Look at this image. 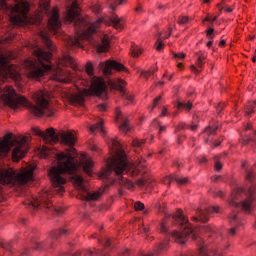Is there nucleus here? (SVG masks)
<instances>
[{"instance_id":"f257e3e1","label":"nucleus","mask_w":256,"mask_h":256,"mask_svg":"<svg viewBox=\"0 0 256 256\" xmlns=\"http://www.w3.org/2000/svg\"><path fill=\"white\" fill-rule=\"evenodd\" d=\"M62 145H67L70 147L66 152L58 153L57 150L51 149L48 147H43L41 150V157L43 159H54L57 161V166H53L49 170V177L53 187V193L58 195H63L65 193V183L67 179L63 175H71L70 179L81 195L83 201H97L101 197L100 192H90L85 186L83 177L78 173L79 171V162L75 160L77 157L75 148V142L77 137L71 132H63L60 136Z\"/></svg>"},{"instance_id":"f03ea898","label":"nucleus","mask_w":256,"mask_h":256,"mask_svg":"<svg viewBox=\"0 0 256 256\" xmlns=\"http://www.w3.org/2000/svg\"><path fill=\"white\" fill-rule=\"evenodd\" d=\"M81 8H79V2L73 0L71 6L66 10L65 23H74L76 35L68 37V47H81L82 39H91V35L97 33L99 25L105 23V25H113L115 29H123V22L119 16L113 14L108 18H99L96 22L90 23L81 17Z\"/></svg>"},{"instance_id":"7ed1b4c3","label":"nucleus","mask_w":256,"mask_h":256,"mask_svg":"<svg viewBox=\"0 0 256 256\" xmlns=\"http://www.w3.org/2000/svg\"><path fill=\"white\" fill-rule=\"evenodd\" d=\"M0 97L3 99L5 105L10 109H19V105L27 107L28 111L35 115V117H53V107L49 103L48 91H37L32 95L35 104L29 102L27 98L17 94L15 89L11 86L0 88Z\"/></svg>"},{"instance_id":"20e7f679","label":"nucleus","mask_w":256,"mask_h":256,"mask_svg":"<svg viewBox=\"0 0 256 256\" xmlns=\"http://www.w3.org/2000/svg\"><path fill=\"white\" fill-rule=\"evenodd\" d=\"M141 169H145V160L140 159L137 164H132L127 160V154L118 144L115 151V155L106 161V171L102 174L104 179H111V173L116 175L115 179L111 180V185L113 183H119L121 187H126V189H133L135 185L133 182L129 181L127 178L123 177L125 173H129L132 177H135L141 173Z\"/></svg>"},{"instance_id":"39448f33","label":"nucleus","mask_w":256,"mask_h":256,"mask_svg":"<svg viewBox=\"0 0 256 256\" xmlns=\"http://www.w3.org/2000/svg\"><path fill=\"white\" fill-rule=\"evenodd\" d=\"M33 58L24 62V67L28 71V77L31 79H40L47 71H51V52L37 47L33 50Z\"/></svg>"},{"instance_id":"423d86ee","label":"nucleus","mask_w":256,"mask_h":256,"mask_svg":"<svg viewBox=\"0 0 256 256\" xmlns=\"http://www.w3.org/2000/svg\"><path fill=\"white\" fill-rule=\"evenodd\" d=\"M86 73L89 77H92L88 82L89 89H83L80 93L70 96L72 103H77V105H83V103H85V97H91L93 95L100 97L101 99H105L107 97L105 82L94 76L93 64L88 63L86 65Z\"/></svg>"},{"instance_id":"0eeeda50","label":"nucleus","mask_w":256,"mask_h":256,"mask_svg":"<svg viewBox=\"0 0 256 256\" xmlns=\"http://www.w3.org/2000/svg\"><path fill=\"white\" fill-rule=\"evenodd\" d=\"M246 179L251 185L248 187L246 192L243 188H237L231 195L229 205L230 207H233V209H242L245 213H251V211H253V206L255 205V196L253 195L255 193L256 186L255 175L253 172L246 170ZM242 193H246L247 199L242 203H239L237 200L239 199V195Z\"/></svg>"},{"instance_id":"6e6552de","label":"nucleus","mask_w":256,"mask_h":256,"mask_svg":"<svg viewBox=\"0 0 256 256\" xmlns=\"http://www.w3.org/2000/svg\"><path fill=\"white\" fill-rule=\"evenodd\" d=\"M28 141L29 137L27 136L18 137L14 140L11 139V136H5L3 140H0V157H7L11 148H13L12 160L15 162L21 161L29 151Z\"/></svg>"},{"instance_id":"1a4fd4ad","label":"nucleus","mask_w":256,"mask_h":256,"mask_svg":"<svg viewBox=\"0 0 256 256\" xmlns=\"http://www.w3.org/2000/svg\"><path fill=\"white\" fill-rule=\"evenodd\" d=\"M172 223L179 225L181 227L182 232L173 231L171 235L176 239V243H180V245H185L187 242V237H192V239H197L195 235V230L191 227L189 223V219L183 216V211L178 210V212L172 216Z\"/></svg>"},{"instance_id":"9d476101","label":"nucleus","mask_w":256,"mask_h":256,"mask_svg":"<svg viewBox=\"0 0 256 256\" xmlns=\"http://www.w3.org/2000/svg\"><path fill=\"white\" fill-rule=\"evenodd\" d=\"M15 5L9 6L5 0L2 3L4 9H9L11 13L10 21L16 27H21V25H27V13H29V2L26 0H14Z\"/></svg>"},{"instance_id":"9b49d317","label":"nucleus","mask_w":256,"mask_h":256,"mask_svg":"<svg viewBox=\"0 0 256 256\" xmlns=\"http://www.w3.org/2000/svg\"><path fill=\"white\" fill-rule=\"evenodd\" d=\"M38 7L42 13L48 15V30L55 35L61 29V19L59 18V9L49 10L50 0H37Z\"/></svg>"},{"instance_id":"f8f14e48","label":"nucleus","mask_w":256,"mask_h":256,"mask_svg":"<svg viewBox=\"0 0 256 256\" xmlns=\"http://www.w3.org/2000/svg\"><path fill=\"white\" fill-rule=\"evenodd\" d=\"M53 196L52 192L45 191L41 194L40 198H31L25 202V205H28L30 209H45V211H57V208L51 203V197Z\"/></svg>"},{"instance_id":"ddd939ff","label":"nucleus","mask_w":256,"mask_h":256,"mask_svg":"<svg viewBox=\"0 0 256 256\" xmlns=\"http://www.w3.org/2000/svg\"><path fill=\"white\" fill-rule=\"evenodd\" d=\"M0 77L2 79H13V81H21V74L19 68L10 64L7 57L0 55Z\"/></svg>"},{"instance_id":"4468645a","label":"nucleus","mask_w":256,"mask_h":256,"mask_svg":"<svg viewBox=\"0 0 256 256\" xmlns=\"http://www.w3.org/2000/svg\"><path fill=\"white\" fill-rule=\"evenodd\" d=\"M32 133L36 135L37 137L43 138V141L45 143H49L50 145H53V143H58L59 136L55 133V129L48 128L45 132H43L39 128H32Z\"/></svg>"},{"instance_id":"2eb2a0df","label":"nucleus","mask_w":256,"mask_h":256,"mask_svg":"<svg viewBox=\"0 0 256 256\" xmlns=\"http://www.w3.org/2000/svg\"><path fill=\"white\" fill-rule=\"evenodd\" d=\"M99 67L106 76L111 75V71H113V69L114 71H125L126 69L123 64L113 60H108L106 63L100 62Z\"/></svg>"},{"instance_id":"dca6fc26","label":"nucleus","mask_w":256,"mask_h":256,"mask_svg":"<svg viewBox=\"0 0 256 256\" xmlns=\"http://www.w3.org/2000/svg\"><path fill=\"white\" fill-rule=\"evenodd\" d=\"M211 213H219V206H211L206 208L205 210L198 209V216L192 217V221H200L201 223H207V221H209V215H211Z\"/></svg>"},{"instance_id":"f3484780","label":"nucleus","mask_w":256,"mask_h":256,"mask_svg":"<svg viewBox=\"0 0 256 256\" xmlns=\"http://www.w3.org/2000/svg\"><path fill=\"white\" fill-rule=\"evenodd\" d=\"M125 85H127V82H125L123 79H117L115 82H112V87L120 92L123 99H126V101H129L130 103H133L134 96L127 93V90H125L124 88Z\"/></svg>"},{"instance_id":"a211bd4d","label":"nucleus","mask_w":256,"mask_h":256,"mask_svg":"<svg viewBox=\"0 0 256 256\" xmlns=\"http://www.w3.org/2000/svg\"><path fill=\"white\" fill-rule=\"evenodd\" d=\"M195 65H191L190 69L195 73L196 75H199L201 71H203V67L205 65V59H207V54L205 52H196L195 53Z\"/></svg>"},{"instance_id":"6ab92c4d","label":"nucleus","mask_w":256,"mask_h":256,"mask_svg":"<svg viewBox=\"0 0 256 256\" xmlns=\"http://www.w3.org/2000/svg\"><path fill=\"white\" fill-rule=\"evenodd\" d=\"M52 79L53 81H58V83H70L71 73L58 67V69L54 71Z\"/></svg>"},{"instance_id":"aec40b11","label":"nucleus","mask_w":256,"mask_h":256,"mask_svg":"<svg viewBox=\"0 0 256 256\" xmlns=\"http://www.w3.org/2000/svg\"><path fill=\"white\" fill-rule=\"evenodd\" d=\"M229 221L230 224L234 226V228L228 230V235L230 237H234L235 233H237V227H241V225H243L241 218L237 216V210L232 211V213L229 216Z\"/></svg>"},{"instance_id":"412c9836","label":"nucleus","mask_w":256,"mask_h":256,"mask_svg":"<svg viewBox=\"0 0 256 256\" xmlns=\"http://www.w3.org/2000/svg\"><path fill=\"white\" fill-rule=\"evenodd\" d=\"M38 36L42 39L45 47L48 51H55V44L49 39V32L47 29H40L38 32Z\"/></svg>"},{"instance_id":"4be33fe9","label":"nucleus","mask_w":256,"mask_h":256,"mask_svg":"<svg viewBox=\"0 0 256 256\" xmlns=\"http://www.w3.org/2000/svg\"><path fill=\"white\" fill-rule=\"evenodd\" d=\"M173 181H176V183L178 185H187V183H189V180L185 177H179L177 175H171V176H167L166 178H164L163 184L164 185H171V183H173Z\"/></svg>"},{"instance_id":"5701e85b","label":"nucleus","mask_w":256,"mask_h":256,"mask_svg":"<svg viewBox=\"0 0 256 256\" xmlns=\"http://www.w3.org/2000/svg\"><path fill=\"white\" fill-rule=\"evenodd\" d=\"M58 65L59 67H72V69L77 67L75 60H73V57L69 56V54H64L61 58H59Z\"/></svg>"},{"instance_id":"b1692460","label":"nucleus","mask_w":256,"mask_h":256,"mask_svg":"<svg viewBox=\"0 0 256 256\" xmlns=\"http://www.w3.org/2000/svg\"><path fill=\"white\" fill-rule=\"evenodd\" d=\"M110 43H109V36L104 35L101 38V43L96 44L97 53H107L109 51Z\"/></svg>"},{"instance_id":"393cba45","label":"nucleus","mask_w":256,"mask_h":256,"mask_svg":"<svg viewBox=\"0 0 256 256\" xmlns=\"http://www.w3.org/2000/svg\"><path fill=\"white\" fill-rule=\"evenodd\" d=\"M169 249V240H164L160 242L158 245H156L154 249V253L144 254L142 256H155L159 255V253L163 251H167Z\"/></svg>"},{"instance_id":"a878e982","label":"nucleus","mask_w":256,"mask_h":256,"mask_svg":"<svg viewBox=\"0 0 256 256\" xmlns=\"http://www.w3.org/2000/svg\"><path fill=\"white\" fill-rule=\"evenodd\" d=\"M81 166L86 175H91L93 171V161L91 159H87V156H82Z\"/></svg>"},{"instance_id":"bb28decb","label":"nucleus","mask_w":256,"mask_h":256,"mask_svg":"<svg viewBox=\"0 0 256 256\" xmlns=\"http://www.w3.org/2000/svg\"><path fill=\"white\" fill-rule=\"evenodd\" d=\"M117 119H120V121L122 122V124L119 126L120 131H122L123 133H129V131H131L129 120L123 117V115L119 111L117 112Z\"/></svg>"},{"instance_id":"cd10ccee","label":"nucleus","mask_w":256,"mask_h":256,"mask_svg":"<svg viewBox=\"0 0 256 256\" xmlns=\"http://www.w3.org/2000/svg\"><path fill=\"white\" fill-rule=\"evenodd\" d=\"M90 133H95V131H100V133L105 134V129L103 128V120H100L98 123L89 126Z\"/></svg>"},{"instance_id":"c85d7f7f","label":"nucleus","mask_w":256,"mask_h":256,"mask_svg":"<svg viewBox=\"0 0 256 256\" xmlns=\"http://www.w3.org/2000/svg\"><path fill=\"white\" fill-rule=\"evenodd\" d=\"M165 219L163 222L160 223V233H169V230L167 229V222L166 219H171V214H167L164 212Z\"/></svg>"},{"instance_id":"c756f323","label":"nucleus","mask_w":256,"mask_h":256,"mask_svg":"<svg viewBox=\"0 0 256 256\" xmlns=\"http://www.w3.org/2000/svg\"><path fill=\"white\" fill-rule=\"evenodd\" d=\"M193 108V104L191 102H177V109H185V111H189Z\"/></svg>"},{"instance_id":"7c9ffc66","label":"nucleus","mask_w":256,"mask_h":256,"mask_svg":"<svg viewBox=\"0 0 256 256\" xmlns=\"http://www.w3.org/2000/svg\"><path fill=\"white\" fill-rule=\"evenodd\" d=\"M107 3L109 4L111 11H115L117 5H123V0H107Z\"/></svg>"},{"instance_id":"2f4dec72","label":"nucleus","mask_w":256,"mask_h":256,"mask_svg":"<svg viewBox=\"0 0 256 256\" xmlns=\"http://www.w3.org/2000/svg\"><path fill=\"white\" fill-rule=\"evenodd\" d=\"M61 235H67V229L56 230L52 234V239H59Z\"/></svg>"},{"instance_id":"473e14b6","label":"nucleus","mask_w":256,"mask_h":256,"mask_svg":"<svg viewBox=\"0 0 256 256\" xmlns=\"http://www.w3.org/2000/svg\"><path fill=\"white\" fill-rule=\"evenodd\" d=\"M201 233H209V234H213L216 233V229L211 227V226H202L200 228Z\"/></svg>"},{"instance_id":"72a5a7b5","label":"nucleus","mask_w":256,"mask_h":256,"mask_svg":"<svg viewBox=\"0 0 256 256\" xmlns=\"http://www.w3.org/2000/svg\"><path fill=\"white\" fill-rule=\"evenodd\" d=\"M155 47L157 51H162L163 47H165V44H163V41L161 40V33L158 34V39L155 43Z\"/></svg>"},{"instance_id":"f704fd0d","label":"nucleus","mask_w":256,"mask_h":256,"mask_svg":"<svg viewBox=\"0 0 256 256\" xmlns=\"http://www.w3.org/2000/svg\"><path fill=\"white\" fill-rule=\"evenodd\" d=\"M206 37L207 39H209L210 41H213V39H215V29L213 28H208L206 31Z\"/></svg>"},{"instance_id":"c9c22d12","label":"nucleus","mask_w":256,"mask_h":256,"mask_svg":"<svg viewBox=\"0 0 256 256\" xmlns=\"http://www.w3.org/2000/svg\"><path fill=\"white\" fill-rule=\"evenodd\" d=\"M132 145L136 149H141V147H143V145H145V140L134 139L132 141Z\"/></svg>"},{"instance_id":"e433bc0d","label":"nucleus","mask_w":256,"mask_h":256,"mask_svg":"<svg viewBox=\"0 0 256 256\" xmlns=\"http://www.w3.org/2000/svg\"><path fill=\"white\" fill-rule=\"evenodd\" d=\"M219 129V127H208L204 130V133H206V135H208L209 137H211V135H215V133H217V130Z\"/></svg>"},{"instance_id":"4c0bfd02","label":"nucleus","mask_w":256,"mask_h":256,"mask_svg":"<svg viewBox=\"0 0 256 256\" xmlns=\"http://www.w3.org/2000/svg\"><path fill=\"white\" fill-rule=\"evenodd\" d=\"M141 53H142V50H141L139 47H137V46H132L131 55H132L133 57H138L139 55H141Z\"/></svg>"},{"instance_id":"58836bf2","label":"nucleus","mask_w":256,"mask_h":256,"mask_svg":"<svg viewBox=\"0 0 256 256\" xmlns=\"http://www.w3.org/2000/svg\"><path fill=\"white\" fill-rule=\"evenodd\" d=\"M173 57L174 59H176V61H181V59H184L185 57H187V54L183 52L173 53Z\"/></svg>"},{"instance_id":"ea45409f","label":"nucleus","mask_w":256,"mask_h":256,"mask_svg":"<svg viewBox=\"0 0 256 256\" xmlns=\"http://www.w3.org/2000/svg\"><path fill=\"white\" fill-rule=\"evenodd\" d=\"M177 23H178L179 25H185V24L189 23V17H187V16H180V17L178 18Z\"/></svg>"},{"instance_id":"a19ab883","label":"nucleus","mask_w":256,"mask_h":256,"mask_svg":"<svg viewBox=\"0 0 256 256\" xmlns=\"http://www.w3.org/2000/svg\"><path fill=\"white\" fill-rule=\"evenodd\" d=\"M135 211H143L145 209V204L141 203L140 201L134 203Z\"/></svg>"},{"instance_id":"79ce46f5","label":"nucleus","mask_w":256,"mask_h":256,"mask_svg":"<svg viewBox=\"0 0 256 256\" xmlns=\"http://www.w3.org/2000/svg\"><path fill=\"white\" fill-rule=\"evenodd\" d=\"M43 247H44L43 242H35L33 245V249H35L36 251H41Z\"/></svg>"},{"instance_id":"37998d69","label":"nucleus","mask_w":256,"mask_h":256,"mask_svg":"<svg viewBox=\"0 0 256 256\" xmlns=\"http://www.w3.org/2000/svg\"><path fill=\"white\" fill-rule=\"evenodd\" d=\"M214 167H215L216 171H221V169H223V165L221 164V162H219L217 157H215V166Z\"/></svg>"},{"instance_id":"c03bdc74","label":"nucleus","mask_w":256,"mask_h":256,"mask_svg":"<svg viewBox=\"0 0 256 256\" xmlns=\"http://www.w3.org/2000/svg\"><path fill=\"white\" fill-rule=\"evenodd\" d=\"M253 113H255L254 106L253 105L248 106L246 108V115L251 116L253 115Z\"/></svg>"},{"instance_id":"a18cd8bd","label":"nucleus","mask_w":256,"mask_h":256,"mask_svg":"<svg viewBox=\"0 0 256 256\" xmlns=\"http://www.w3.org/2000/svg\"><path fill=\"white\" fill-rule=\"evenodd\" d=\"M157 127H158V130H159V135H161V133H165V131H167V127L161 125V123H157Z\"/></svg>"},{"instance_id":"49530a36","label":"nucleus","mask_w":256,"mask_h":256,"mask_svg":"<svg viewBox=\"0 0 256 256\" xmlns=\"http://www.w3.org/2000/svg\"><path fill=\"white\" fill-rule=\"evenodd\" d=\"M137 185H138L139 187H144V185H147V179H145V178L139 179V180L137 181Z\"/></svg>"},{"instance_id":"de8ad7c7","label":"nucleus","mask_w":256,"mask_h":256,"mask_svg":"<svg viewBox=\"0 0 256 256\" xmlns=\"http://www.w3.org/2000/svg\"><path fill=\"white\" fill-rule=\"evenodd\" d=\"M151 71H142L141 72V77H144V79H149L151 77Z\"/></svg>"},{"instance_id":"09e8293b","label":"nucleus","mask_w":256,"mask_h":256,"mask_svg":"<svg viewBox=\"0 0 256 256\" xmlns=\"http://www.w3.org/2000/svg\"><path fill=\"white\" fill-rule=\"evenodd\" d=\"M223 109H225V104H223V103H220L216 106V111H217L218 115H219V113H221V111H223Z\"/></svg>"},{"instance_id":"8fccbe9b","label":"nucleus","mask_w":256,"mask_h":256,"mask_svg":"<svg viewBox=\"0 0 256 256\" xmlns=\"http://www.w3.org/2000/svg\"><path fill=\"white\" fill-rule=\"evenodd\" d=\"M160 99H161V96H158V97H156V98L154 99V101H153V106H152V109H151L152 111H153V109H154L155 107H157V105H158Z\"/></svg>"},{"instance_id":"3c124183","label":"nucleus","mask_w":256,"mask_h":256,"mask_svg":"<svg viewBox=\"0 0 256 256\" xmlns=\"http://www.w3.org/2000/svg\"><path fill=\"white\" fill-rule=\"evenodd\" d=\"M250 141H251V136H247L242 140V145H249Z\"/></svg>"},{"instance_id":"603ef678","label":"nucleus","mask_w":256,"mask_h":256,"mask_svg":"<svg viewBox=\"0 0 256 256\" xmlns=\"http://www.w3.org/2000/svg\"><path fill=\"white\" fill-rule=\"evenodd\" d=\"M157 123H161V122L157 121V119L153 120V122L151 123V127H153L154 129H159V127L157 126Z\"/></svg>"},{"instance_id":"864d4df0","label":"nucleus","mask_w":256,"mask_h":256,"mask_svg":"<svg viewBox=\"0 0 256 256\" xmlns=\"http://www.w3.org/2000/svg\"><path fill=\"white\" fill-rule=\"evenodd\" d=\"M98 109H99V111H106L107 110V106L105 104H99L98 105Z\"/></svg>"},{"instance_id":"5fc2aeb1","label":"nucleus","mask_w":256,"mask_h":256,"mask_svg":"<svg viewBox=\"0 0 256 256\" xmlns=\"http://www.w3.org/2000/svg\"><path fill=\"white\" fill-rule=\"evenodd\" d=\"M184 139H185V136H178V138H177L178 145H181V143H183Z\"/></svg>"},{"instance_id":"6e6d98bb","label":"nucleus","mask_w":256,"mask_h":256,"mask_svg":"<svg viewBox=\"0 0 256 256\" xmlns=\"http://www.w3.org/2000/svg\"><path fill=\"white\" fill-rule=\"evenodd\" d=\"M183 129H185V124H184V123H180V124L178 125V127H177V130H178V131H181V130H183Z\"/></svg>"},{"instance_id":"4d7b16f0","label":"nucleus","mask_w":256,"mask_h":256,"mask_svg":"<svg viewBox=\"0 0 256 256\" xmlns=\"http://www.w3.org/2000/svg\"><path fill=\"white\" fill-rule=\"evenodd\" d=\"M104 247H111V241L106 239L105 242H104Z\"/></svg>"},{"instance_id":"13d9d810","label":"nucleus","mask_w":256,"mask_h":256,"mask_svg":"<svg viewBox=\"0 0 256 256\" xmlns=\"http://www.w3.org/2000/svg\"><path fill=\"white\" fill-rule=\"evenodd\" d=\"M165 115H167V108H163L160 117H165Z\"/></svg>"},{"instance_id":"bf43d9fd","label":"nucleus","mask_w":256,"mask_h":256,"mask_svg":"<svg viewBox=\"0 0 256 256\" xmlns=\"http://www.w3.org/2000/svg\"><path fill=\"white\" fill-rule=\"evenodd\" d=\"M205 21H211L212 23H215V21H217V16H215L214 18H206Z\"/></svg>"},{"instance_id":"052dcab7","label":"nucleus","mask_w":256,"mask_h":256,"mask_svg":"<svg viewBox=\"0 0 256 256\" xmlns=\"http://www.w3.org/2000/svg\"><path fill=\"white\" fill-rule=\"evenodd\" d=\"M199 163H207V158L205 157L200 158Z\"/></svg>"},{"instance_id":"680f3d73","label":"nucleus","mask_w":256,"mask_h":256,"mask_svg":"<svg viewBox=\"0 0 256 256\" xmlns=\"http://www.w3.org/2000/svg\"><path fill=\"white\" fill-rule=\"evenodd\" d=\"M216 197H223V191H217Z\"/></svg>"},{"instance_id":"e2e57ef3","label":"nucleus","mask_w":256,"mask_h":256,"mask_svg":"<svg viewBox=\"0 0 256 256\" xmlns=\"http://www.w3.org/2000/svg\"><path fill=\"white\" fill-rule=\"evenodd\" d=\"M197 124H194L190 127L191 131H197Z\"/></svg>"},{"instance_id":"0e129e2a","label":"nucleus","mask_w":256,"mask_h":256,"mask_svg":"<svg viewBox=\"0 0 256 256\" xmlns=\"http://www.w3.org/2000/svg\"><path fill=\"white\" fill-rule=\"evenodd\" d=\"M84 255L91 256V255H93V251H85Z\"/></svg>"},{"instance_id":"69168bd1","label":"nucleus","mask_w":256,"mask_h":256,"mask_svg":"<svg viewBox=\"0 0 256 256\" xmlns=\"http://www.w3.org/2000/svg\"><path fill=\"white\" fill-rule=\"evenodd\" d=\"M206 45L207 47H213V40H209Z\"/></svg>"},{"instance_id":"338daca9","label":"nucleus","mask_w":256,"mask_h":256,"mask_svg":"<svg viewBox=\"0 0 256 256\" xmlns=\"http://www.w3.org/2000/svg\"><path fill=\"white\" fill-rule=\"evenodd\" d=\"M219 145H221V141H216V142L214 143V147H219Z\"/></svg>"},{"instance_id":"774afa93","label":"nucleus","mask_w":256,"mask_h":256,"mask_svg":"<svg viewBox=\"0 0 256 256\" xmlns=\"http://www.w3.org/2000/svg\"><path fill=\"white\" fill-rule=\"evenodd\" d=\"M219 177H221V176H214V177H212V181H218Z\"/></svg>"}]
</instances>
